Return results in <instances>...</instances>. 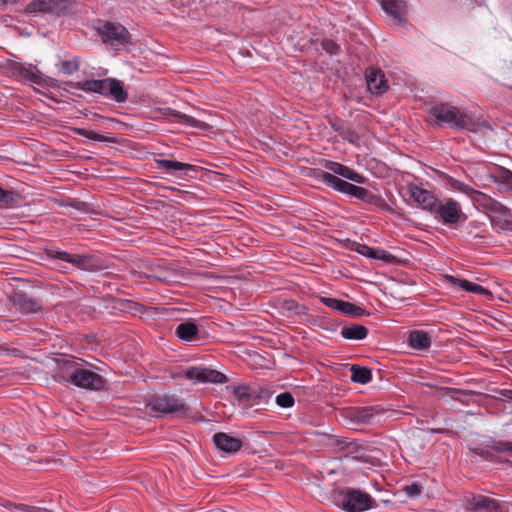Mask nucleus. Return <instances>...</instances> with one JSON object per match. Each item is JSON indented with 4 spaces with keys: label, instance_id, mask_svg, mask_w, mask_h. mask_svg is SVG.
Returning <instances> with one entry per match:
<instances>
[{
    "label": "nucleus",
    "instance_id": "1",
    "mask_svg": "<svg viewBox=\"0 0 512 512\" xmlns=\"http://www.w3.org/2000/svg\"><path fill=\"white\" fill-rule=\"evenodd\" d=\"M325 168L330 172H322L319 175V177L321 182L324 183L326 186L334 189L337 192L349 195L368 204L377 205L381 201V199L377 195L370 192L366 188L356 186L337 177L338 175L343 177L344 179L359 184L365 183L366 178L363 175L355 172L348 166L338 162L327 161L325 164Z\"/></svg>",
    "mask_w": 512,
    "mask_h": 512
},
{
    "label": "nucleus",
    "instance_id": "2",
    "mask_svg": "<svg viewBox=\"0 0 512 512\" xmlns=\"http://www.w3.org/2000/svg\"><path fill=\"white\" fill-rule=\"evenodd\" d=\"M85 361L72 355L55 359L53 379L58 383H70L76 387L99 390L104 386L101 375L87 369Z\"/></svg>",
    "mask_w": 512,
    "mask_h": 512
},
{
    "label": "nucleus",
    "instance_id": "3",
    "mask_svg": "<svg viewBox=\"0 0 512 512\" xmlns=\"http://www.w3.org/2000/svg\"><path fill=\"white\" fill-rule=\"evenodd\" d=\"M337 505L345 512H364L375 506V500L360 489L344 488L338 495Z\"/></svg>",
    "mask_w": 512,
    "mask_h": 512
},
{
    "label": "nucleus",
    "instance_id": "4",
    "mask_svg": "<svg viewBox=\"0 0 512 512\" xmlns=\"http://www.w3.org/2000/svg\"><path fill=\"white\" fill-rule=\"evenodd\" d=\"M430 114L437 123H446L451 128L469 129L470 118L458 108L448 104H438L430 109Z\"/></svg>",
    "mask_w": 512,
    "mask_h": 512
},
{
    "label": "nucleus",
    "instance_id": "5",
    "mask_svg": "<svg viewBox=\"0 0 512 512\" xmlns=\"http://www.w3.org/2000/svg\"><path fill=\"white\" fill-rule=\"evenodd\" d=\"M96 31L102 42L113 48L131 44V34L119 23L109 21L99 22Z\"/></svg>",
    "mask_w": 512,
    "mask_h": 512
},
{
    "label": "nucleus",
    "instance_id": "6",
    "mask_svg": "<svg viewBox=\"0 0 512 512\" xmlns=\"http://www.w3.org/2000/svg\"><path fill=\"white\" fill-rule=\"evenodd\" d=\"M46 254L50 259L65 261L83 271L95 272L101 268L99 258L93 255L70 254L66 251L54 249L46 250Z\"/></svg>",
    "mask_w": 512,
    "mask_h": 512
},
{
    "label": "nucleus",
    "instance_id": "7",
    "mask_svg": "<svg viewBox=\"0 0 512 512\" xmlns=\"http://www.w3.org/2000/svg\"><path fill=\"white\" fill-rule=\"evenodd\" d=\"M432 214L435 219L448 226L458 223L463 216L461 205L451 198L438 200Z\"/></svg>",
    "mask_w": 512,
    "mask_h": 512
},
{
    "label": "nucleus",
    "instance_id": "8",
    "mask_svg": "<svg viewBox=\"0 0 512 512\" xmlns=\"http://www.w3.org/2000/svg\"><path fill=\"white\" fill-rule=\"evenodd\" d=\"M185 378L194 380L197 383L223 384L228 381L227 377L214 369L193 366L185 371Z\"/></svg>",
    "mask_w": 512,
    "mask_h": 512
},
{
    "label": "nucleus",
    "instance_id": "9",
    "mask_svg": "<svg viewBox=\"0 0 512 512\" xmlns=\"http://www.w3.org/2000/svg\"><path fill=\"white\" fill-rule=\"evenodd\" d=\"M407 191L409 197L415 202L417 207L427 210L430 213L433 212L438 199L430 191L412 183L408 184Z\"/></svg>",
    "mask_w": 512,
    "mask_h": 512
},
{
    "label": "nucleus",
    "instance_id": "10",
    "mask_svg": "<svg viewBox=\"0 0 512 512\" xmlns=\"http://www.w3.org/2000/svg\"><path fill=\"white\" fill-rule=\"evenodd\" d=\"M379 411L372 406L347 407L343 409L342 416L351 424H371Z\"/></svg>",
    "mask_w": 512,
    "mask_h": 512
},
{
    "label": "nucleus",
    "instance_id": "11",
    "mask_svg": "<svg viewBox=\"0 0 512 512\" xmlns=\"http://www.w3.org/2000/svg\"><path fill=\"white\" fill-rule=\"evenodd\" d=\"M150 407L153 411L161 414H170L186 410L182 401L174 395L157 396L151 400Z\"/></svg>",
    "mask_w": 512,
    "mask_h": 512
},
{
    "label": "nucleus",
    "instance_id": "12",
    "mask_svg": "<svg viewBox=\"0 0 512 512\" xmlns=\"http://www.w3.org/2000/svg\"><path fill=\"white\" fill-rule=\"evenodd\" d=\"M11 301L17 309L24 313H38L42 311L41 301L22 291L14 292L11 296Z\"/></svg>",
    "mask_w": 512,
    "mask_h": 512
},
{
    "label": "nucleus",
    "instance_id": "13",
    "mask_svg": "<svg viewBox=\"0 0 512 512\" xmlns=\"http://www.w3.org/2000/svg\"><path fill=\"white\" fill-rule=\"evenodd\" d=\"M474 202L480 205L490 217L507 215L508 209L504 205L482 192L476 193Z\"/></svg>",
    "mask_w": 512,
    "mask_h": 512
},
{
    "label": "nucleus",
    "instance_id": "14",
    "mask_svg": "<svg viewBox=\"0 0 512 512\" xmlns=\"http://www.w3.org/2000/svg\"><path fill=\"white\" fill-rule=\"evenodd\" d=\"M367 88L372 94L380 95L388 90V83L380 69L370 68L365 74Z\"/></svg>",
    "mask_w": 512,
    "mask_h": 512
},
{
    "label": "nucleus",
    "instance_id": "15",
    "mask_svg": "<svg viewBox=\"0 0 512 512\" xmlns=\"http://www.w3.org/2000/svg\"><path fill=\"white\" fill-rule=\"evenodd\" d=\"M215 446L227 453H236L243 445L242 440L224 432H218L213 436Z\"/></svg>",
    "mask_w": 512,
    "mask_h": 512
},
{
    "label": "nucleus",
    "instance_id": "16",
    "mask_svg": "<svg viewBox=\"0 0 512 512\" xmlns=\"http://www.w3.org/2000/svg\"><path fill=\"white\" fill-rule=\"evenodd\" d=\"M154 162L157 169L164 170L169 174L179 171L185 175H188L190 171H196L198 169V166L196 165L169 159H155Z\"/></svg>",
    "mask_w": 512,
    "mask_h": 512
},
{
    "label": "nucleus",
    "instance_id": "17",
    "mask_svg": "<svg viewBox=\"0 0 512 512\" xmlns=\"http://www.w3.org/2000/svg\"><path fill=\"white\" fill-rule=\"evenodd\" d=\"M66 0H33L26 6V12H52Z\"/></svg>",
    "mask_w": 512,
    "mask_h": 512
},
{
    "label": "nucleus",
    "instance_id": "18",
    "mask_svg": "<svg viewBox=\"0 0 512 512\" xmlns=\"http://www.w3.org/2000/svg\"><path fill=\"white\" fill-rule=\"evenodd\" d=\"M169 116L173 117L176 122L185 124L189 127L196 128L199 130H207L209 125L206 122L200 121L192 116L186 115L180 111L170 110Z\"/></svg>",
    "mask_w": 512,
    "mask_h": 512
},
{
    "label": "nucleus",
    "instance_id": "19",
    "mask_svg": "<svg viewBox=\"0 0 512 512\" xmlns=\"http://www.w3.org/2000/svg\"><path fill=\"white\" fill-rule=\"evenodd\" d=\"M408 343L414 349H428L431 346V337L425 331L414 330L409 334Z\"/></svg>",
    "mask_w": 512,
    "mask_h": 512
},
{
    "label": "nucleus",
    "instance_id": "20",
    "mask_svg": "<svg viewBox=\"0 0 512 512\" xmlns=\"http://www.w3.org/2000/svg\"><path fill=\"white\" fill-rule=\"evenodd\" d=\"M233 394L241 403L248 405L259 404V401H256L255 387L246 385L236 386L233 390Z\"/></svg>",
    "mask_w": 512,
    "mask_h": 512
},
{
    "label": "nucleus",
    "instance_id": "21",
    "mask_svg": "<svg viewBox=\"0 0 512 512\" xmlns=\"http://www.w3.org/2000/svg\"><path fill=\"white\" fill-rule=\"evenodd\" d=\"M340 335L347 340H362L367 337L368 329L361 324H352L342 327Z\"/></svg>",
    "mask_w": 512,
    "mask_h": 512
},
{
    "label": "nucleus",
    "instance_id": "22",
    "mask_svg": "<svg viewBox=\"0 0 512 512\" xmlns=\"http://www.w3.org/2000/svg\"><path fill=\"white\" fill-rule=\"evenodd\" d=\"M199 329L198 326L190 321L180 323L176 328V335L183 341L191 342L196 339Z\"/></svg>",
    "mask_w": 512,
    "mask_h": 512
},
{
    "label": "nucleus",
    "instance_id": "23",
    "mask_svg": "<svg viewBox=\"0 0 512 512\" xmlns=\"http://www.w3.org/2000/svg\"><path fill=\"white\" fill-rule=\"evenodd\" d=\"M107 97L118 103H123L128 99V93L121 81L111 78L110 83H108Z\"/></svg>",
    "mask_w": 512,
    "mask_h": 512
},
{
    "label": "nucleus",
    "instance_id": "24",
    "mask_svg": "<svg viewBox=\"0 0 512 512\" xmlns=\"http://www.w3.org/2000/svg\"><path fill=\"white\" fill-rule=\"evenodd\" d=\"M382 9L397 20H401L405 3L402 0H380Z\"/></svg>",
    "mask_w": 512,
    "mask_h": 512
},
{
    "label": "nucleus",
    "instance_id": "25",
    "mask_svg": "<svg viewBox=\"0 0 512 512\" xmlns=\"http://www.w3.org/2000/svg\"><path fill=\"white\" fill-rule=\"evenodd\" d=\"M471 505L474 510H487L492 512L500 509V505L495 499L483 495L473 497Z\"/></svg>",
    "mask_w": 512,
    "mask_h": 512
},
{
    "label": "nucleus",
    "instance_id": "26",
    "mask_svg": "<svg viewBox=\"0 0 512 512\" xmlns=\"http://www.w3.org/2000/svg\"><path fill=\"white\" fill-rule=\"evenodd\" d=\"M447 279L453 285L459 286L461 289L467 292H472L476 294H489L488 290L481 285L470 282L465 279H459L454 276H448Z\"/></svg>",
    "mask_w": 512,
    "mask_h": 512
},
{
    "label": "nucleus",
    "instance_id": "27",
    "mask_svg": "<svg viewBox=\"0 0 512 512\" xmlns=\"http://www.w3.org/2000/svg\"><path fill=\"white\" fill-rule=\"evenodd\" d=\"M281 310L287 314V316H302L307 314V307L299 304L293 299L284 300L281 304Z\"/></svg>",
    "mask_w": 512,
    "mask_h": 512
},
{
    "label": "nucleus",
    "instance_id": "28",
    "mask_svg": "<svg viewBox=\"0 0 512 512\" xmlns=\"http://www.w3.org/2000/svg\"><path fill=\"white\" fill-rule=\"evenodd\" d=\"M372 379V373L368 368L353 365L351 367V380L356 383L366 384Z\"/></svg>",
    "mask_w": 512,
    "mask_h": 512
},
{
    "label": "nucleus",
    "instance_id": "29",
    "mask_svg": "<svg viewBox=\"0 0 512 512\" xmlns=\"http://www.w3.org/2000/svg\"><path fill=\"white\" fill-rule=\"evenodd\" d=\"M341 313L352 317H362L370 315V313L366 312L364 308L347 301H343Z\"/></svg>",
    "mask_w": 512,
    "mask_h": 512
},
{
    "label": "nucleus",
    "instance_id": "30",
    "mask_svg": "<svg viewBox=\"0 0 512 512\" xmlns=\"http://www.w3.org/2000/svg\"><path fill=\"white\" fill-rule=\"evenodd\" d=\"M75 132L79 136H82L89 140H93V141H97V142H107L108 141L107 137H105L93 130H88V129H84V128H76Z\"/></svg>",
    "mask_w": 512,
    "mask_h": 512
},
{
    "label": "nucleus",
    "instance_id": "31",
    "mask_svg": "<svg viewBox=\"0 0 512 512\" xmlns=\"http://www.w3.org/2000/svg\"><path fill=\"white\" fill-rule=\"evenodd\" d=\"M80 68V63L77 59L66 60L60 63V69L64 74L71 75L77 72Z\"/></svg>",
    "mask_w": 512,
    "mask_h": 512
},
{
    "label": "nucleus",
    "instance_id": "32",
    "mask_svg": "<svg viewBox=\"0 0 512 512\" xmlns=\"http://www.w3.org/2000/svg\"><path fill=\"white\" fill-rule=\"evenodd\" d=\"M276 404L282 408H290L294 405V398L290 392H284L276 396Z\"/></svg>",
    "mask_w": 512,
    "mask_h": 512
},
{
    "label": "nucleus",
    "instance_id": "33",
    "mask_svg": "<svg viewBox=\"0 0 512 512\" xmlns=\"http://www.w3.org/2000/svg\"><path fill=\"white\" fill-rule=\"evenodd\" d=\"M99 82L100 80H86L83 82H78L76 87L88 93H96L98 90Z\"/></svg>",
    "mask_w": 512,
    "mask_h": 512
},
{
    "label": "nucleus",
    "instance_id": "34",
    "mask_svg": "<svg viewBox=\"0 0 512 512\" xmlns=\"http://www.w3.org/2000/svg\"><path fill=\"white\" fill-rule=\"evenodd\" d=\"M320 301L325 306H327L333 310H337V311L341 312L344 300L332 298V297H321Z\"/></svg>",
    "mask_w": 512,
    "mask_h": 512
},
{
    "label": "nucleus",
    "instance_id": "35",
    "mask_svg": "<svg viewBox=\"0 0 512 512\" xmlns=\"http://www.w3.org/2000/svg\"><path fill=\"white\" fill-rule=\"evenodd\" d=\"M493 392L496 394L493 396L494 399L505 402H512V389L495 388L493 389Z\"/></svg>",
    "mask_w": 512,
    "mask_h": 512
},
{
    "label": "nucleus",
    "instance_id": "36",
    "mask_svg": "<svg viewBox=\"0 0 512 512\" xmlns=\"http://www.w3.org/2000/svg\"><path fill=\"white\" fill-rule=\"evenodd\" d=\"M355 251L367 258L374 259L376 256V249L371 248L366 244H357Z\"/></svg>",
    "mask_w": 512,
    "mask_h": 512
},
{
    "label": "nucleus",
    "instance_id": "37",
    "mask_svg": "<svg viewBox=\"0 0 512 512\" xmlns=\"http://www.w3.org/2000/svg\"><path fill=\"white\" fill-rule=\"evenodd\" d=\"M491 448L497 452H511L512 442L510 441H494Z\"/></svg>",
    "mask_w": 512,
    "mask_h": 512
},
{
    "label": "nucleus",
    "instance_id": "38",
    "mask_svg": "<svg viewBox=\"0 0 512 512\" xmlns=\"http://www.w3.org/2000/svg\"><path fill=\"white\" fill-rule=\"evenodd\" d=\"M457 190L469 195L472 200L474 201V196H476V193H480V191H477L471 187H469L468 185L464 184V183H461V182H457L456 185L454 186Z\"/></svg>",
    "mask_w": 512,
    "mask_h": 512
},
{
    "label": "nucleus",
    "instance_id": "39",
    "mask_svg": "<svg viewBox=\"0 0 512 512\" xmlns=\"http://www.w3.org/2000/svg\"><path fill=\"white\" fill-rule=\"evenodd\" d=\"M256 393V401H259V404L265 402L270 397V391L266 388H257L255 387Z\"/></svg>",
    "mask_w": 512,
    "mask_h": 512
},
{
    "label": "nucleus",
    "instance_id": "40",
    "mask_svg": "<svg viewBox=\"0 0 512 512\" xmlns=\"http://www.w3.org/2000/svg\"><path fill=\"white\" fill-rule=\"evenodd\" d=\"M374 259L383 260L384 262L389 263L394 259V256L384 249H376V256Z\"/></svg>",
    "mask_w": 512,
    "mask_h": 512
},
{
    "label": "nucleus",
    "instance_id": "41",
    "mask_svg": "<svg viewBox=\"0 0 512 512\" xmlns=\"http://www.w3.org/2000/svg\"><path fill=\"white\" fill-rule=\"evenodd\" d=\"M500 183L505 184L512 191V172L504 170L499 176Z\"/></svg>",
    "mask_w": 512,
    "mask_h": 512
},
{
    "label": "nucleus",
    "instance_id": "42",
    "mask_svg": "<svg viewBox=\"0 0 512 512\" xmlns=\"http://www.w3.org/2000/svg\"><path fill=\"white\" fill-rule=\"evenodd\" d=\"M322 47L330 54H335L339 50V46L332 40H324L322 42Z\"/></svg>",
    "mask_w": 512,
    "mask_h": 512
},
{
    "label": "nucleus",
    "instance_id": "43",
    "mask_svg": "<svg viewBox=\"0 0 512 512\" xmlns=\"http://www.w3.org/2000/svg\"><path fill=\"white\" fill-rule=\"evenodd\" d=\"M408 496L416 497L421 493V486L417 483H412L405 487Z\"/></svg>",
    "mask_w": 512,
    "mask_h": 512
},
{
    "label": "nucleus",
    "instance_id": "44",
    "mask_svg": "<svg viewBox=\"0 0 512 512\" xmlns=\"http://www.w3.org/2000/svg\"><path fill=\"white\" fill-rule=\"evenodd\" d=\"M110 81H111V78L100 79V82L98 85V90L96 93L107 97L108 83H110Z\"/></svg>",
    "mask_w": 512,
    "mask_h": 512
},
{
    "label": "nucleus",
    "instance_id": "45",
    "mask_svg": "<svg viewBox=\"0 0 512 512\" xmlns=\"http://www.w3.org/2000/svg\"><path fill=\"white\" fill-rule=\"evenodd\" d=\"M15 508L22 512H46V511L42 510L41 508L28 506L26 504H17V505H15Z\"/></svg>",
    "mask_w": 512,
    "mask_h": 512
},
{
    "label": "nucleus",
    "instance_id": "46",
    "mask_svg": "<svg viewBox=\"0 0 512 512\" xmlns=\"http://www.w3.org/2000/svg\"><path fill=\"white\" fill-rule=\"evenodd\" d=\"M21 74L23 76L27 77L28 79H30L31 81L36 82L37 75L32 70H30V69H23Z\"/></svg>",
    "mask_w": 512,
    "mask_h": 512
},
{
    "label": "nucleus",
    "instance_id": "47",
    "mask_svg": "<svg viewBox=\"0 0 512 512\" xmlns=\"http://www.w3.org/2000/svg\"><path fill=\"white\" fill-rule=\"evenodd\" d=\"M8 198V192L0 187V202L6 201Z\"/></svg>",
    "mask_w": 512,
    "mask_h": 512
},
{
    "label": "nucleus",
    "instance_id": "48",
    "mask_svg": "<svg viewBox=\"0 0 512 512\" xmlns=\"http://www.w3.org/2000/svg\"><path fill=\"white\" fill-rule=\"evenodd\" d=\"M15 0H0V4L1 5H5V4H9V3H14Z\"/></svg>",
    "mask_w": 512,
    "mask_h": 512
}]
</instances>
